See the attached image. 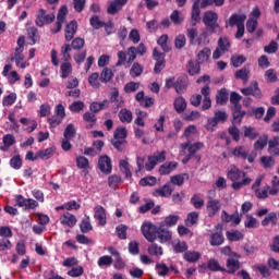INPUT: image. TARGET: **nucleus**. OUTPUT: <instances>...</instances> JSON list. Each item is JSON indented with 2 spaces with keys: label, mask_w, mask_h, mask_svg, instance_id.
<instances>
[{
  "label": "nucleus",
  "mask_w": 279,
  "mask_h": 279,
  "mask_svg": "<svg viewBox=\"0 0 279 279\" xmlns=\"http://www.w3.org/2000/svg\"><path fill=\"white\" fill-rule=\"evenodd\" d=\"M172 238L173 233L169 231V229H166L165 226L159 225L157 229V239H159V243H169Z\"/></svg>",
  "instance_id": "nucleus-13"
},
{
  "label": "nucleus",
  "mask_w": 279,
  "mask_h": 279,
  "mask_svg": "<svg viewBox=\"0 0 279 279\" xmlns=\"http://www.w3.org/2000/svg\"><path fill=\"white\" fill-rule=\"evenodd\" d=\"M231 154L232 156H234V158H240L241 160H247L250 150L245 146H236Z\"/></svg>",
  "instance_id": "nucleus-26"
},
{
  "label": "nucleus",
  "mask_w": 279,
  "mask_h": 279,
  "mask_svg": "<svg viewBox=\"0 0 279 279\" xmlns=\"http://www.w3.org/2000/svg\"><path fill=\"white\" fill-rule=\"evenodd\" d=\"M60 71H61V75H60L61 78L66 80V77H69V75H71V73H73V65L71 64V62L65 61V62L61 63Z\"/></svg>",
  "instance_id": "nucleus-34"
},
{
  "label": "nucleus",
  "mask_w": 279,
  "mask_h": 279,
  "mask_svg": "<svg viewBox=\"0 0 279 279\" xmlns=\"http://www.w3.org/2000/svg\"><path fill=\"white\" fill-rule=\"evenodd\" d=\"M89 25H92V27L94 29H101V27H104V25H106V22L99 20L98 15H93L89 19Z\"/></svg>",
  "instance_id": "nucleus-59"
},
{
  "label": "nucleus",
  "mask_w": 279,
  "mask_h": 279,
  "mask_svg": "<svg viewBox=\"0 0 279 279\" xmlns=\"http://www.w3.org/2000/svg\"><path fill=\"white\" fill-rule=\"evenodd\" d=\"M87 82L89 84V86H92V88H101V77L99 76V73L94 72L92 73L88 78Z\"/></svg>",
  "instance_id": "nucleus-36"
},
{
  "label": "nucleus",
  "mask_w": 279,
  "mask_h": 279,
  "mask_svg": "<svg viewBox=\"0 0 279 279\" xmlns=\"http://www.w3.org/2000/svg\"><path fill=\"white\" fill-rule=\"evenodd\" d=\"M119 167L122 173L125 174V178H132V171H130V162H128V160L121 159L119 161Z\"/></svg>",
  "instance_id": "nucleus-57"
},
{
  "label": "nucleus",
  "mask_w": 279,
  "mask_h": 279,
  "mask_svg": "<svg viewBox=\"0 0 279 279\" xmlns=\"http://www.w3.org/2000/svg\"><path fill=\"white\" fill-rule=\"evenodd\" d=\"M239 269H241V262H239V259L229 257L227 259V269L225 271L227 274L234 275L236 271H239Z\"/></svg>",
  "instance_id": "nucleus-21"
},
{
  "label": "nucleus",
  "mask_w": 279,
  "mask_h": 279,
  "mask_svg": "<svg viewBox=\"0 0 279 279\" xmlns=\"http://www.w3.org/2000/svg\"><path fill=\"white\" fill-rule=\"evenodd\" d=\"M80 228L83 234H87V232H90V230H93V225H90V217L87 216L83 218L80 223Z\"/></svg>",
  "instance_id": "nucleus-47"
},
{
  "label": "nucleus",
  "mask_w": 279,
  "mask_h": 279,
  "mask_svg": "<svg viewBox=\"0 0 279 279\" xmlns=\"http://www.w3.org/2000/svg\"><path fill=\"white\" fill-rule=\"evenodd\" d=\"M144 68L141 63L134 62L130 70L131 77H141L143 75Z\"/></svg>",
  "instance_id": "nucleus-44"
},
{
  "label": "nucleus",
  "mask_w": 279,
  "mask_h": 279,
  "mask_svg": "<svg viewBox=\"0 0 279 279\" xmlns=\"http://www.w3.org/2000/svg\"><path fill=\"white\" fill-rule=\"evenodd\" d=\"M53 21H56V15L53 13L47 14L45 9H40L37 13L35 23L37 27H45V25H50Z\"/></svg>",
  "instance_id": "nucleus-5"
},
{
  "label": "nucleus",
  "mask_w": 279,
  "mask_h": 279,
  "mask_svg": "<svg viewBox=\"0 0 279 279\" xmlns=\"http://www.w3.org/2000/svg\"><path fill=\"white\" fill-rule=\"evenodd\" d=\"M148 162L145 163V157L136 158V173L146 169V171H154L156 169V165L165 162L167 160V150H157L151 156L147 157Z\"/></svg>",
  "instance_id": "nucleus-2"
},
{
  "label": "nucleus",
  "mask_w": 279,
  "mask_h": 279,
  "mask_svg": "<svg viewBox=\"0 0 279 279\" xmlns=\"http://www.w3.org/2000/svg\"><path fill=\"white\" fill-rule=\"evenodd\" d=\"M230 110L232 116V120H231L232 125H241V123H243V119L245 114H247V111L243 110L242 105L231 106Z\"/></svg>",
  "instance_id": "nucleus-6"
},
{
  "label": "nucleus",
  "mask_w": 279,
  "mask_h": 279,
  "mask_svg": "<svg viewBox=\"0 0 279 279\" xmlns=\"http://www.w3.org/2000/svg\"><path fill=\"white\" fill-rule=\"evenodd\" d=\"M76 167L78 169H89L90 162L88 161V158H86L84 156H78V157H76Z\"/></svg>",
  "instance_id": "nucleus-61"
},
{
  "label": "nucleus",
  "mask_w": 279,
  "mask_h": 279,
  "mask_svg": "<svg viewBox=\"0 0 279 279\" xmlns=\"http://www.w3.org/2000/svg\"><path fill=\"white\" fill-rule=\"evenodd\" d=\"M269 141V135L264 134L259 136V138L254 143V149L255 151H263L267 147V143Z\"/></svg>",
  "instance_id": "nucleus-31"
},
{
  "label": "nucleus",
  "mask_w": 279,
  "mask_h": 279,
  "mask_svg": "<svg viewBox=\"0 0 279 279\" xmlns=\"http://www.w3.org/2000/svg\"><path fill=\"white\" fill-rule=\"evenodd\" d=\"M247 61V58L243 54L233 56L231 57V64L234 66V69H239V66H242Z\"/></svg>",
  "instance_id": "nucleus-50"
},
{
  "label": "nucleus",
  "mask_w": 279,
  "mask_h": 279,
  "mask_svg": "<svg viewBox=\"0 0 279 279\" xmlns=\"http://www.w3.org/2000/svg\"><path fill=\"white\" fill-rule=\"evenodd\" d=\"M189 88V84H186V81L184 78H177L174 82V90L178 95H182L184 90Z\"/></svg>",
  "instance_id": "nucleus-41"
},
{
  "label": "nucleus",
  "mask_w": 279,
  "mask_h": 279,
  "mask_svg": "<svg viewBox=\"0 0 279 279\" xmlns=\"http://www.w3.org/2000/svg\"><path fill=\"white\" fill-rule=\"evenodd\" d=\"M173 107L175 112H178V114H182V112L186 110V99H184V97L182 96L177 97L174 99Z\"/></svg>",
  "instance_id": "nucleus-32"
},
{
  "label": "nucleus",
  "mask_w": 279,
  "mask_h": 279,
  "mask_svg": "<svg viewBox=\"0 0 279 279\" xmlns=\"http://www.w3.org/2000/svg\"><path fill=\"white\" fill-rule=\"evenodd\" d=\"M94 218L97 219L99 226H106V208L101 205H97L94 208Z\"/></svg>",
  "instance_id": "nucleus-19"
},
{
  "label": "nucleus",
  "mask_w": 279,
  "mask_h": 279,
  "mask_svg": "<svg viewBox=\"0 0 279 279\" xmlns=\"http://www.w3.org/2000/svg\"><path fill=\"white\" fill-rule=\"evenodd\" d=\"M155 269L158 276H160V278H165V276H169V267L165 263H157L155 265Z\"/></svg>",
  "instance_id": "nucleus-49"
},
{
  "label": "nucleus",
  "mask_w": 279,
  "mask_h": 279,
  "mask_svg": "<svg viewBox=\"0 0 279 279\" xmlns=\"http://www.w3.org/2000/svg\"><path fill=\"white\" fill-rule=\"evenodd\" d=\"M241 93L245 97H250V95H252V97H254L255 99H262L263 98V92L258 87V82H256V81L253 82L251 84V86H248L246 88H242Z\"/></svg>",
  "instance_id": "nucleus-9"
},
{
  "label": "nucleus",
  "mask_w": 279,
  "mask_h": 279,
  "mask_svg": "<svg viewBox=\"0 0 279 279\" xmlns=\"http://www.w3.org/2000/svg\"><path fill=\"white\" fill-rule=\"evenodd\" d=\"M235 80H242L244 84L250 81V65H244L242 69L238 70L234 74Z\"/></svg>",
  "instance_id": "nucleus-23"
},
{
  "label": "nucleus",
  "mask_w": 279,
  "mask_h": 279,
  "mask_svg": "<svg viewBox=\"0 0 279 279\" xmlns=\"http://www.w3.org/2000/svg\"><path fill=\"white\" fill-rule=\"evenodd\" d=\"M259 133L253 126H244V137L250 138V141H256L258 138Z\"/></svg>",
  "instance_id": "nucleus-43"
},
{
  "label": "nucleus",
  "mask_w": 279,
  "mask_h": 279,
  "mask_svg": "<svg viewBox=\"0 0 279 279\" xmlns=\"http://www.w3.org/2000/svg\"><path fill=\"white\" fill-rule=\"evenodd\" d=\"M183 258L186 263H197L202 258V253L197 251H186L183 254Z\"/></svg>",
  "instance_id": "nucleus-28"
},
{
  "label": "nucleus",
  "mask_w": 279,
  "mask_h": 279,
  "mask_svg": "<svg viewBox=\"0 0 279 279\" xmlns=\"http://www.w3.org/2000/svg\"><path fill=\"white\" fill-rule=\"evenodd\" d=\"M27 39L29 40L28 45L34 46L38 40H40V34L38 33V28L36 26L28 27L26 29Z\"/></svg>",
  "instance_id": "nucleus-20"
},
{
  "label": "nucleus",
  "mask_w": 279,
  "mask_h": 279,
  "mask_svg": "<svg viewBox=\"0 0 279 279\" xmlns=\"http://www.w3.org/2000/svg\"><path fill=\"white\" fill-rule=\"evenodd\" d=\"M221 219L222 221H225V223H230V221L235 223V226H239V223H241V217H239V213L229 215L228 211L222 210Z\"/></svg>",
  "instance_id": "nucleus-25"
},
{
  "label": "nucleus",
  "mask_w": 279,
  "mask_h": 279,
  "mask_svg": "<svg viewBox=\"0 0 279 279\" xmlns=\"http://www.w3.org/2000/svg\"><path fill=\"white\" fill-rule=\"evenodd\" d=\"M210 56H213V50H210V48H208V47H205L201 51H198V53L196 56V61L199 64H206V62H208V60H210Z\"/></svg>",
  "instance_id": "nucleus-22"
},
{
  "label": "nucleus",
  "mask_w": 279,
  "mask_h": 279,
  "mask_svg": "<svg viewBox=\"0 0 279 279\" xmlns=\"http://www.w3.org/2000/svg\"><path fill=\"white\" fill-rule=\"evenodd\" d=\"M62 62H71V45L64 44L61 47Z\"/></svg>",
  "instance_id": "nucleus-45"
},
{
  "label": "nucleus",
  "mask_w": 279,
  "mask_h": 279,
  "mask_svg": "<svg viewBox=\"0 0 279 279\" xmlns=\"http://www.w3.org/2000/svg\"><path fill=\"white\" fill-rule=\"evenodd\" d=\"M189 173L175 174L170 178V182L171 184H174V186H182V184H184V180H189Z\"/></svg>",
  "instance_id": "nucleus-39"
},
{
  "label": "nucleus",
  "mask_w": 279,
  "mask_h": 279,
  "mask_svg": "<svg viewBox=\"0 0 279 279\" xmlns=\"http://www.w3.org/2000/svg\"><path fill=\"white\" fill-rule=\"evenodd\" d=\"M15 204L19 208H25V210H34V208H38V202L34 201V198H25V196L21 194L15 196Z\"/></svg>",
  "instance_id": "nucleus-7"
},
{
  "label": "nucleus",
  "mask_w": 279,
  "mask_h": 279,
  "mask_svg": "<svg viewBox=\"0 0 279 279\" xmlns=\"http://www.w3.org/2000/svg\"><path fill=\"white\" fill-rule=\"evenodd\" d=\"M191 204L199 210V208H204V199L199 196V194H194L191 198Z\"/></svg>",
  "instance_id": "nucleus-62"
},
{
  "label": "nucleus",
  "mask_w": 279,
  "mask_h": 279,
  "mask_svg": "<svg viewBox=\"0 0 279 279\" xmlns=\"http://www.w3.org/2000/svg\"><path fill=\"white\" fill-rule=\"evenodd\" d=\"M142 234L149 243H154L157 239L158 227L151 222H144L142 225Z\"/></svg>",
  "instance_id": "nucleus-4"
},
{
  "label": "nucleus",
  "mask_w": 279,
  "mask_h": 279,
  "mask_svg": "<svg viewBox=\"0 0 279 279\" xmlns=\"http://www.w3.org/2000/svg\"><path fill=\"white\" fill-rule=\"evenodd\" d=\"M226 236H227L228 241H231L232 243H234L236 241H243V239H244L243 233L239 230L227 231Z\"/></svg>",
  "instance_id": "nucleus-38"
},
{
  "label": "nucleus",
  "mask_w": 279,
  "mask_h": 279,
  "mask_svg": "<svg viewBox=\"0 0 279 279\" xmlns=\"http://www.w3.org/2000/svg\"><path fill=\"white\" fill-rule=\"evenodd\" d=\"M199 149H204V143L202 142H195L194 144H190L187 151L190 156H195L199 151Z\"/></svg>",
  "instance_id": "nucleus-60"
},
{
  "label": "nucleus",
  "mask_w": 279,
  "mask_h": 279,
  "mask_svg": "<svg viewBox=\"0 0 279 279\" xmlns=\"http://www.w3.org/2000/svg\"><path fill=\"white\" fill-rule=\"evenodd\" d=\"M228 121V112L225 110H216L214 117L207 119V125L210 128H217L219 123H226Z\"/></svg>",
  "instance_id": "nucleus-8"
},
{
  "label": "nucleus",
  "mask_w": 279,
  "mask_h": 279,
  "mask_svg": "<svg viewBox=\"0 0 279 279\" xmlns=\"http://www.w3.org/2000/svg\"><path fill=\"white\" fill-rule=\"evenodd\" d=\"M148 254H150V256H162V246H158V244L153 243L148 246Z\"/></svg>",
  "instance_id": "nucleus-63"
},
{
  "label": "nucleus",
  "mask_w": 279,
  "mask_h": 279,
  "mask_svg": "<svg viewBox=\"0 0 279 279\" xmlns=\"http://www.w3.org/2000/svg\"><path fill=\"white\" fill-rule=\"evenodd\" d=\"M227 178L232 182L231 186L233 191H241L243 186H250L252 184V179L247 177V173L234 165L228 168Z\"/></svg>",
  "instance_id": "nucleus-1"
},
{
  "label": "nucleus",
  "mask_w": 279,
  "mask_h": 279,
  "mask_svg": "<svg viewBox=\"0 0 279 279\" xmlns=\"http://www.w3.org/2000/svg\"><path fill=\"white\" fill-rule=\"evenodd\" d=\"M245 19L246 16L245 15H239L236 13L232 14L230 17H229V26L230 27H234V25L236 27H239L240 25H243L245 24Z\"/></svg>",
  "instance_id": "nucleus-29"
},
{
  "label": "nucleus",
  "mask_w": 279,
  "mask_h": 279,
  "mask_svg": "<svg viewBox=\"0 0 279 279\" xmlns=\"http://www.w3.org/2000/svg\"><path fill=\"white\" fill-rule=\"evenodd\" d=\"M206 210L208 217H215L217 213L221 210V201L209 197V199L207 201Z\"/></svg>",
  "instance_id": "nucleus-12"
},
{
  "label": "nucleus",
  "mask_w": 279,
  "mask_h": 279,
  "mask_svg": "<svg viewBox=\"0 0 279 279\" xmlns=\"http://www.w3.org/2000/svg\"><path fill=\"white\" fill-rule=\"evenodd\" d=\"M238 124H232L228 128V132L231 135L232 140L235 141V143H239L241 141V131L239 128H236Z\"/></svg>",
  "instance_id": "nucleus-53"
},
{
  "label": "nucleus",
  "mask_w": 279,
  "mask_h": 279,
  "mask_svg": "<svg viewBox=\"0 0 279 279\" xmlns=\"http://www.w3.org/2000/svg\"><path fill=\"white\" fill-rule=\"evenodd\" d=\"M120 184H123V178H121V175H119V174L109 175V178H108L109 189L117 191V189H119Z\"/></svg>",
  "instance_id": "nucleus-27"
},
{
  "label": "nucleus",
  "mask_w": 279,
  "mask_h": 279,
  "mask_svg": "<svg viewBox=\"0 0 279 279\" xmlns=\"http://www.w3.org/2000/svg\"><path fill=\"white\" fill-rule=\"evenodd\" d=\"M77 34V21L73 20L65 26V40L71 43V39Z\"/></svg>",
  "instance_id": "nucleus-18"
},
{
  "label": "nucleus",
  "mask_w": 279,
  "mask_h": 279,
  "mask_svg": "<svg viewBox=\"0 0 279 279\" xmlns=\"http://www.w3.org/2000/svg\"><path fill=\"white\" fill-rule=\"evenodd\" d=\"M230 39L228 37H220L218 39V49L222 51V53H226V51H230Z\"/></svg>",
  "instance_id": "nucleus-46"
},
{
  "label": "nucleus",
  "mask_w": 279,
  "mask_h": 279,
  "mask_svg": "<svg viewBox=\"0 0 279 279\" xmlns=\"http://www.w3.org/2000/svg\"><path fill=\"white\" fill-rule=\"evenodd\" d=\"M173 251L175 254H186L189 252V244L184 241H179L173 245Z\"/></svg>",
  "instance_id": "nucleus-51"
},
{
  "label": "nucleus",
  "mask_w": 279,
  "mask_h": 279,
  "mask_svg": "<svg viewBox=\"0 0 279 279\" xmlns=\"http://www.w3.org/2000/svg\"><path fill=\"white\" fill-rule=\"evenodd\" d=\"M16 104V93H11L8 96H4L2 99V106L8 108L9 106H14Z\"/></svg>",
  "instance_id": "nucleus-56"
},
{
  "label": "nucleus",
  "mask_w": 279,
  "mask_h": 279,
  "mask_svg": "<svg viewBox=\"0 0 279 279\" xmlns=\"http://www.w3.org/2000/svg\"><path fill=\"white\" fill-rule=\"evenodd\" d=\"M128 4V0H113L110 2L109 7L107 8V14H111L114 16V14H118V12H121L123 10V5Z\"/></svg>",
  "instance_id": "nucleus-14"
},
{
  "label": "nucleus",
  "mask_w": 279,
  "mask_h": 279,
  "mask_svg": "<svg viewBox=\"0 0 279 279\" xmlns=\"http://www.w3.org/2000/svg\"><path fill=\"white\" fill-rule=\"evenodd\" d=\"M168 40H169V35H161L157 40V44L160 45V47H161L162 51H165V53H169V51H171L169 44H167Z\"/></svg>",
  "instance_id": "nucleus-52"
},
{
  "label": "nucleus",
  "mask_w": 279,
  "mask_h": 279,
  "mask_svg": "<svg viewBox=\"0 0 279 279\" xmlns=\"http://www.w3.org/2000/svg\"><path fill=\"white\" fill-rule=\"evenodd\" d=\"M61 226H68V228H75L77 225V218L75 215L66 211L60 217Z\"/></svg>",
  "instance_id": "nucleus-16"
},
{
  "label": "nucleus",
  "mask_w": 279,
  "mask_h": 279,
  "mask_svg": "<svg viewBox=\"0 0 279 279\" xmlns=\"http://www.w3.org/2000/svg\"><path fill=\"white\" fill-rule=\"evenodd\" d=\"M174 169H178L177 161L165 162L159 167V173L161 175H169Z\"/></svg>",
  "instance_id": "nucleus-24"
},
{
  "label": "nucleus",
  "mask_w": 279,
  "mask_h": 279,
  "mask_svg": "<svg viewBox=\"0 0 279 279\" xmlns=\"http://www.w3.org/2000/svg\"><path fill=\"white\" fill-rule=\"evenodd\" d=\"M207 268L209 271H226V268L221 267L217 259H209L207 263Z\"/></svg>",
  "instance_id": "nucleus-58"
},
{
  "label": "nucleus",
  "mask_w": 279,
  "mask_h": 279,
  "mask_svg": "<svg viewBox=\"0 0 279 279\" xmlns=\"http://www.w3.org/2000/svg\"><path fill=\"white\" fill-rule=\"evenodd\" d=\"M112 77H114V73L112 72V69L104 68V70L100 73V82L102 84H108V82H112Z\"/></svg>",
  "instance_id": "nucleus-35"
},
{
  "label": "nucleus",
  "mask_w": 279,
  "mask_h": 279,
  "mask_svg": "<svg viewBox=\"0 0 279 279\" xmlns=\"http://www.w3.org/2000/svg\"><path fill=\"white\" fill-rule=\"evenodd\" d=\"M226 243V236H223V231H216L209 235V244L211 247H219Z\"/></svg>",
  "instance_id": "nucleus-15"
},
{
  "label": "nucleus",
  "mask_w": 279,
  "mask_h": 279,
  "mask_svg": "<svg viewBox=\"0 0 279 279\" xmlns=\"http://www.w3.org/2000/svg\"><path fill=\"white\" fill-rule=\"evenodd\" d=\"M216 104L219 106H226L228 104V90L226 88H221L216 95Z\"/></svg>",
  "instance_id": "nucleus-40"
},
{
  "label": "nucleus",
  "mask_w": 279,
  "mask_h": 279,
  "mask_svg": "<svg viewBox=\"0 0 279 279\" xmlns=\"http://www.w3.org/2000/svg\"><path fill=\"white\" fill-rule=\"evenodd\" d=\"M98 169L101 173L110 175L112 173V159L108 155H102L98 159Z\"/></svg>",
  "instance_id": "nucleus-10"
},
{
  "label": "nucleus",
  "mask_w": 279,
  "mask_h": 279,
  "mask_svg": "<svg viewBox=\"0 0 279 279\" xmlns=\"http://www.w3.org/2000/svg\"><path fill=\"white\" fill-rule=\"evenodd\" d=\"M113 138L125 141V138H128V129L124 126H118L113 133Z\"/></svg>",
  "instance_id": "nucleus-48"
},
{
  "label": "nucleus",
  "mask_w": 279,
  "mask_h": 279,
  "mask_svg": "<svg viewBox=\"0 0 279 279\" xmlns=\"http://www.w3.org/2000/svg\"><path fill=\"white\" fill-rule=\"evenodd\" d=\"M190 23L192 27H196L197 23H202V10H199V0H195L192 5Z\"/></svg>",
  "instance_id": "nucleus-11"
},
{
  "label": "nucleus",
  "mask_w": 279,
  "mask_h": 279,
  "mask_svg": "<svg viewBox=\"0 0 279 279\" xmlns=\"http://www.w3.org/2000/svg\"><path fill=\"white\" fill-rule=\"evenodd\" d=\"M9 163L12 169H15V171H19V169L23 167V159L21 158V155H15L10 159Z\"/></svg>",
  "instance_id": "nucleus-54"
},
{
  "label": "nucleus",
  "mask_w": 279,
  "mask_h": 279,
  "mask_svg": "<svg viewBox=\"0 0 279 279\" xmlns=\"http://www.w3.org/2000/svg\"><path fill=\"white\" fill-rule=\"evenodd\" d=\"M186 71L192 77L202 73V63L191 59L186 63Z\"/></svg>",
  "instance_id": "nucleus-17"
},
{
  "label": "nucleus",
  "mask_w": 279,
  "mask_h": 279,
  "mask_svg": "<svg viewBox=\"0 0 279 279\" xmlns=\"http://www.w3.org/2000/svg\"><path fill=\"white\" fill-rule=\"evenodd\" d=\"M56 154V147H48L46 149L37 151V157L40 158V160H49Z\"/></svg>",
  "instance_id": "nucleus-37"
},
{
  "label": "nucleus",
  "mask_w": 279,
  "mask_h": 279,
  "mask_svg": "<svg viewBox=\"0 0 279 279\" xmlns=\"http://www.w3.org/2000/svg\"><path fill=\"white\" fill-rule=\"evenodd\" d=\"M279 192V178L278 177H274L271 180V186L269 190V195H276Z\"/></svg>",
  "instance_id": "nucleus-64"
},
{
  "label": "nucleus",
  "mask_w": 279,
  "mask_h": 279,
  "mask_svg": "<svg viewBox=\"0 0 279 279\" xmlns=\"http://www.w3.org/2000/svg\"><path fill=\"white\" fill-rule=\"evenodd\" d=\"M121 123H132V119H134L132 111L129 109H121L118 114Z\"/></svg>",
  "instance_id": "nucleus-33"
},
{
  "label": "nucleus",
  "mask_w": 279,
  "mask_h": 279,
  "mask_svg": "<svg viewBox=\"0 0 279 279\" xmlns=\"http://www.w3.org/2000/svg\"><path fill=\"white\" fill-rule=\"evenodd\" d=\"M77 132L75 131V125L73 123H70L66 125L64 132H63V138H75Z\"/></svg>",
  "instance_id": "nucleus-55"
},
{
  "label": "nucleus",
  "mask_w": 279,
  "mask_h": 279,
  "mask_svg": "<svg viewBox=\"0 0 279 279\" xmlns=\"http://www.w3.org/2000/svg\"><path fill=\"white\" fill-rule=\"evenodd\" d=\"M155 193L156 195H159V197H171V193H173V189H171V185L165 184L162 187L157 189Z\"/></svg>",
  "instance_id": "nucleus-42"
},
{
  "label": "nucleus",
  "mask_w": 279,
  "mask_h": 279,
  "mask_svg": "<svg viewBox=\"0 0 279 279\" xmlns=\"http://www.w3.org/2000/svg\"><path fill=\"white\" fill-rule=\"evenodd\" d=\"M178 221H180V216L169 215L160 222V226H163L165 228H173V226H178Z\"/></svg>",
  "instance_id": "nucleus-30"
},
{
  "label": "nucleus",
  "mask_w": 279,
  "mask_h": 279,
  "mask_svg": "<svg viewBox=\"0 0 279 279\" xmlns=\"http://www.w3.org/2000/svg\"><path fill=\"white\" fill-rule=\"evenodd\" d=\"M219 15L215 11H206L203 15V23L210 34H217L219 29Z\"/></svg>",
  "instance_id": "nucleus-3"
}]
</instances>
